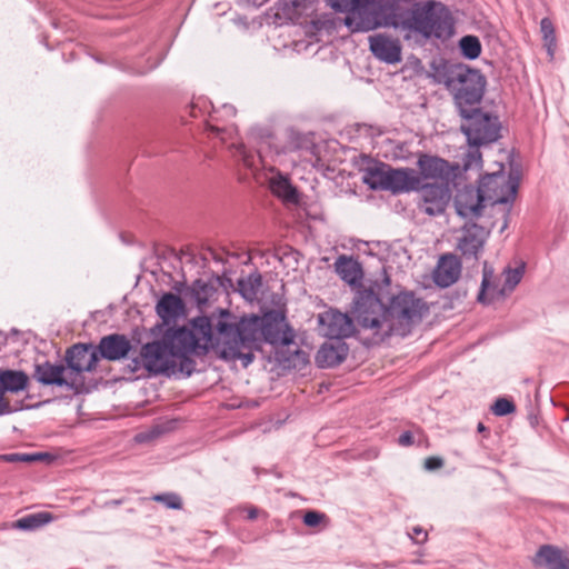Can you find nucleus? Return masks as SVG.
Segmentation results:
<instances>
[{
    "instance_id": "nucleus-1",
    "label": "nucleus",
    "mask_w": 569,
    "mask_h": 569,
    "mask_svg": "<svg viewBox=\"0 0 569 569\" xmlns=\"http://www.w3.org/2000/svg\"><path fill=\"white\" fill-rule=\"evenodd\" d=\"M335 11L346 13L345 24L351 32L393 28L405 32V39H447L453 33L449 10L436 1L403 8L397 0H327Z\"/></svg>"
},
{
    "instance_id": "nucleus-2",
    "label": "nucleus",
    "mask_w": 569,
    "mask_h": 569,
    "mask_svg": "<svg viewBox=\"0 0 569 569\" xmlns=\"http://www.w3.org/2000/svg\"><path fill=\"white\" fill-rule=\"evenodd\" d=\"M213 339L214 350L222 359L241 360L242 366L248 367L263 341L274 347L289 346L295 335L281 311L237 319L228 310H221L214 325Z\"/></svg>"
},
{
    "instance_id": "nucleus-3",
    "label": "nucleus",
    "mask_w": 569,
    "mask_h": 569,
    "mask_svg": "<svg viewBox=\"0 0 569 569\" xmlns=\"http://www.w3.org/2000/svg\"><path fill=\"white\" fill-rule=\"evenodd\" d=\"M210 349L214 350L213 325L208 317H197L189 327L168 329L161 340L142 346L132 370L143 367L152 373L166 372L176 367L178 359L201 356Z\"/></svg>"
},
{
    "instance_id": "nucleus-4",
    "label": "nucleus",
    "mask_w": 569,
    "mask_h": 569,
    "mask_svg": "<svg viewBox=\"0 0 569 569\" xmlns=\"http://www.w3.org/2000/svg\"><path fill=\"white\" fill-rule=\"evenodd\" d=\"M425 311V302L410 292L392 297L387 308H383L379 299L370 296L356 310L359 325L380 339L391 335L407 336L420 322Z\"/></svg>"
},
{
    "instance_id": "nucleus-5",
    "label": "nucleus",
    "mask_w": 569,
    "mask_h": 569,
    "mask_svg": "<svg viewBox=\"0 0 569 569\" xmlns=\"http://www.w3.org/2000/svg\"><path fill=\"white\" fill-rule=\"evenodd\" d=\"M363 182L373 190H388L393 193L409 192L420 188L421 179L412 169H393L388 164L368 168Z\"/></svg>"
},
{
    "instance_id": "nucleus-6",
    "label": "nucleus",
    "mask_w": 569,
    "mask_h": 569,
    "mask_svg": "<svg viewBox=\"0 0 569 569\" xmlns=\"http://www.w3.org/2000/svg\"><path fill=\"white\" fill-rule=\"evenodd\" d=\"M446 84L453 92L456 103L461 111L466 110L463 106H475L480 102L486 80L478 70L460 64L450 71Z\"/></svg>"
},
{
    "instance_id": "nucleus-7",
    "label": "nucleus",
    "mask_w": 569,
    "mask_h": 569,
    "mask_svg": "<svg viewBox=\"0 0 569 569\" xmlns=\"http://www.w3.org/2000/svg\"><path fill=\"white\" fill-rule=\"evenodd\" d=\"M461 116L467 122L461 126L470 146L479 147L496 141L499 138V122L497 118L482 113L478 109L471 112L461 110Z\"/></svg>"
},
{
    "instance_id": "nucleus-8",
    "label": "nucleus",
    "mask_w": 569,
    "mask_h": 569,
    "mask_svg": "<svg viewBox=\"0 0 569 569\" xmlns=\"http://www.w3.org/2000/svg\"><path fill=\"white\" fill-rule=\"evenodd\" d=\"M479 187L488 203H509L516 198L518 182L510 174L503 172V166L499 163L498 170L481 178Z\"/></svg>"
},
{
    "instance_id": "nucleus-9",
    "label": "nucleus",
    "mask_w": 569,
    "mask_h": 569,
    "mask_svg": "<svg viewBox=\"0 0 569 569\" xmlns=\"http://www.w3.org/2000/svg\"><path fill=\"white\" fill-rule=\"evenodd\" d=\"M420 209L429 216H437L445 211L450 200V192L443 184H420Z\"/></svg>"
},
{
    "instance_id": "nucleus-10",
    "label": "nucleus",
    "mask_w": 569,
    "mask_h": 569,
    "mask_svg": "<svg viewBox=\"0 0 569 569\" xmlns=\"http://www.w3.org/2000/svg\"><path fill=\"white\" fill-rule=\"evenodd\" d=\"M36 377L43 385L66 386L70 389H78L80 387L77 373L69 372V369L63 366H53L49 362L37 366Z\"/></svg>"
},
{
    "instance_id": "nucleus-11",
    "label": "nucleus",
    "mask_w": 569,
    "mask_h": 569,
    "mask_svg": "<svg viewBox=\"0 0 569 569\" xmlns=\"http://www.w3.org/2000/svg\"><path fill=\"white\" fill-rule=\"evenodd\" d=\"M66 358L69 372L77 373L80 386L82 385L80 372L93 370L99 359L97 350L92 346L86 345L73 346L68 350Z\"/></svg>"
},
{
    "instance_id": "nucleus-12",
    "label": "nucleus",
    "mask_w": 569,
    "mask_h": 569,
    "mask_svg": "<svg viewBox=\"0 0 569 569\" xmlns=\"http://www.w3.org/2000/svg\"><path fill=\"white\" fill-rule=\"evenodd\" d=\"M369 48L372 54L389 64H395L401 61V44L398 39H395L385 33H377L369 37Z\"/></svg>"
},
{
    "instance_id": "nucleus-13",
    "label": "nucleus",
    "mask_w": 569,
    "mask_h": 569,
    "mask_svg": "<svg viewBox=\"0 0 569 569\" xmlns=\"http://www.w3.org/2000/svg\"><path fill=\"white\" fill-rule=\"evenodd\" d=\"M488 234L489 232L478 224L466 226L458 238L457 248L465 257L477 259Z\"/></svg>"
},
{
    "instance_id": "nucleus-14",
    "label": "nucleus",
    "mask_w": 569,
    "mask_h": 569,
    "mask_svg": "<svg viewBox=\"0 0 569 569\" xmlns=\"http://www.w3.org/2000/svg\"><path fill=\"white\" fill-rule=\"evenodd\" d=\"M322 333L331 339L349 337L353 332L352 320L342 312L330 310L319 317Z\"/></svg>"
},
{
    "instance_id": "nucleus-15",
    "label": "nucleus",
    "mask_w": 569,
    "mask_h": 569,
    "mask_svg": "<svg viewBox=\"0 0 569 569\" xmlns=\"http://www.w3.org/2000/svg\"><path fill=\"white\" fill-rule=\"evenodd\" d=\"M488 203L480 187L465 188L456 196L455 206L459 216L465 218L478 217Z\"/></svg>"
},
{
    "instance_id": "nucleus-16",
    "label": "nucleus",
    "mask_w": 569,
    "mask_h": 569,
    "mask_svg": "<svg viewBox=\"0 0 569 569\" xmlns=\"http://www.w3.org/2000/svg\"><path fill=\"white\" fill-rule=\"evenodd\" d=\"M461 269V262L455 254H443L438 260L432 279L438 287L448 288L458 281Z\"/></svg>"
},
{
    "instance_id": "nucleus-17",
    "label": "nucleus",
    "mask_w": 569,
    "mask_h": 569,
    "mask_svg": "<svg viewBox=\"0 0 569 569\" xmlns=\"http://www.w3.org/2000/svg\"><path fill=\"white\" fill-rule=\"evenodd\" d=\"M532 563L537 568L569 569V557L558 547L543 545L532 558Z\"/></svg>"
},
{
    "instance_id": "nucleus-18",
    "label": "nucleus",
    "mask_w": 569,
    "mask_h": 569,
    "mask_svg": "<svg viewBox=\"0 0 569 569\" xmlns=\"http://www.w3.org/2000/svg\"><path fill=\"white\" fill-rule=\"evenodd\" d=\"M418 166L427 179L448 180L452 174L451 166L438 157L423 154L419 158Z\"/></svg>"
},
{
    "instance_id": "nucleus-19",
    "label": "nucleus",
    "mask_w": 569,
    "mask_h": 569,
    "mask_svg": "<svg viewBox=\"0 0 569 569\" xmlns=\"http://www.w3.org/2000/svg\"><path fill=\"white\" fill-rule=\"evenodd\" d=\"M502 284L500 279H498L495 276L493 269L487 263H483V272H482V281H481V288L478 295V301L488 305L491 303L495 300L502 299L508 293H500L497 292L495 295L496 290H501Z\"/></svg>"
},
{
    "instance_id": "nucleus-20",
    "label": "nucleus",
    "mask_w": 569,
    "mask_h": 569,
    "mask_svg": "<svg viewBox=\"0 0 569 569\" xmlns=\"http://www.w3.org/2000/svg\"><path fill=\"white\" fill-rule=\"evenodd\" d=\"M130 348V341L120 335L104 337L99 345L101 356L108 360H118L126 357Z\"/></svg>"
},
{
    "instance_id": "nucleus-21",
    "label": "nucleus",
    "mask_w": 569,
    "mask_h": 569,
    "mask_svg": "<svg viewBox=\"0 0 569 569\" xmlns=\"http://www.w3.org/2000/svg\"><path fill=\"white\" fill-rule=\"evenodd\" d=\"M347 353L345 345L341 341L323 343L318 350L316 361L319 367H335L342 362Z\"/></svg>"
},
{
    "instance_id": "nucleus-22",
    "label": "nucleus",
    "mask_w": 569,
    "mask_h": 569,
    "mask_svg": "<svg viewBox=\"0 0 569 569\" xmlns=\"http://www.w3.org/2000/svg\"><path fill=\"white\" fill-rule=\"evenodd\" d=\"M183 309L182 300L173 293L163 295L157 305V313L166 323L176 320Z\"/></svg>"
},
{
    "instance_id": "nucleus-23",
    "label": "nucleus",
    "mask_w": 569,
    "mask_h": 569,
    "mask_svg": "<svg viewBox=\"0 0 569 569\" xmlns=\"http://www.w3.org/2000/svg\"><path fill=\"white\" fill-rule=\"evenodd\" d=\"M336 272L349 284H356L362 277L360 264L350 257L340 256L335 262Z\"/></svg>"
},
{
    "instance_id": "nucleus-24",
    "label": "nucleus",
    "mask_w": 569,
    "mask_h": 569,
    "mask_svg": "<svg viewBox=\"0 0 569 569\" xmlns=\"http://www.w3.org/2000/svg\"><path fill=\"white\" fill-rule=\"evenodd\" d=\"M28 383V377L21 371L4 370L0 371V388L6 391L19 392L24 390Z\"/></svg>"
},
{
    "instance_id": "nucleus-25",
    "label": "nucleus",
    "mask_w": 569,
    "mask_h": 569,
    "mask_svg": "<svg viewBox=\"0 0 569 569\" xmlns=\"http://www.w3.org/2000/svg\"><path fill=\"white\" fill-rule=\"evenodd\" d=\"M271 191L282 200L291 203L298 202V194L296 189L290 184L289 180L281 176L276 174L269 180Z\"/></svg>"
},
{
    "instance_id": "nucleus-26",
    "label": "nucleus",
    "mask_w": 569,
    "mask_h": 569,
    "mask_svg": "<svg viewBox=\"0 0 569 569\" xmlns=\"http://www.w3.org/2000/svg\"><path fill=\"white\" fill-rule=\"evenodd\" d=\"M261 288V277L259 274H249L238 281V289L240 295L247 301H254Z\"/></svg>"
},
{
    "instance_id": "nucleus-27",
    "label": "nucleus",
    "mask_w": 569,
    "mask_h": 569,
    "mask_svg": "<svg viewBox=\"0 0 569 569\" xmlns=\"http://www.w3.org/2000/svg\"><path fill=\"white\" fill-rule=\"evenodd\" d=\"M53 519L54 517L51 513L42 511L20 518L14 527L22 530H33L51 522Z\"/></svg>"
},
{
    "instance_id": "nucleus-28",
    "label": "nucleus",
    "mask_w": 569,
    "mask_h": 569,
    "mask_svg": "<svg viewBox=\"0 0 569 569\" xmlns=\"http://www.w3.org/2000/svg\"><path fill=\"white\" fill-rule=\"evenodd\" d=\"M540 32L542 36L543 44L547 49L548 56L552 59L557 47L556 30L552 21L549 18H543L540 21Z\"/></svg>"
},
{
    "instance_id": "nucleus-29",
    "label": "nucleus",
    "mask_w": 569,
    "mask_h": 569,
    "mask_svg": "<svg viewBox=\"0 0 569 569\" xmlns=\"http://www.w3.org/2000/svg\"><path fill=\"white\" fill-rule=\"evenodd\" d=\"M525 273V266L521 264L517 268H507L503 271V284L501 290H499L500 293H511L517 284L521 281ZM498 292V290L495 291V295Z\"/></svg>"
},
{
    "instance_id": "nucleus-30",
    "label": "nucleus",
    "mask_w": 569,
    "mask_h": 569,
    "mask_svg": "<svg viewBox=\"0 0 569 569\" xmlns=\"http://www.w3.org/2000/svg\"><path fill=\"white\" fill-rule=\"evenodd\" d=\"M462 54L468 59H476L481 53V44L477 37L466 36L459 42Z\"/></svg>"
},
{
    "instance_id": "nucleus-31",
    "label": "nucleus",
    "mask_w": 569,
    "mask_h": 569,
    "mask_svg": "<svg viewBox=\"0 0 569 569\" xmlns=\"http://www.w3.org/2000/svg\"><path fill=\"white\" fill-rule=\"evenodd\" d=\"M492 411L497 416H506L515 411V406L508 399L500 398L492 406Z\"/></svg>"
},
{
    "instance_id": "nucleus-32",
    "label": "nucleus",
    "mask_w": 569,
    "mask_h": 569,
    "mask_svg": "<svg viewBox=\"0 0 569 569\" xmlns=\"http://www.w3.org/2000/svg\"><path fill=\"white\" fill-rule=\"evenodd\" d=\"M482 163L481 153L478 149H472L466 154L465 170L480 168Z\"/></svg>"
},
{
    "instance_id": "nucleus-33",
    "label": "nucleus",
    "mask_w": 569,
    "mask_h": 569,
    "mask_svg": "<svg viewBox=\"0 0 569 569\" xmlns=\"http://www.w3.org/2000/svg\"><path fill=\"white\" fill-rule=\"evenodd\" d=\"M156 501L164 503L168 508L180 509L181 499L174 493L157 495L153 498Z\"/></svg>"
},
{
    "instance_id": "nucleus-34",
    "label": "nucleus",
    "mask_w": 569,
    "mask_h": 569,
    "mask_svg": "<svg viewBox=\"0 0 569 569\" xmlns=\"http://www.w3.org/2000/svg\"><path fill=\"white\" fill-rule=\"evenodd\" d=\"M326 519V516L323 513H320L318 511H308L306 512L303 517V522L308 527H317Z\"/></svg>"
},
{
    "instance_id": "nucleus-35",
    "label": "nucleus",
    "mask_w": 569,
    "mask_h": 569,
    "mask_svg": "<svg viewBox=\"0 0 569 569\" xmlns=\"http://www.w3.org/2000/svg\"><path fill=\"white\" fill-rule=\"evenodd\" d=\"M239 156L244 166L252 168L254 167V156L251 154L243 146L238 147Z\"/></svg>"
},
{
    "instance_id": "nucleus-36",
    "label": "nucleus",
    "mask_w": 569,
    "mask_h": 569,
    "mask_svg": "<svg viewBox=\"0 0 569 569\" xmlns=\"http://www.w3.org/2000/svg\"><path fill=\"white\" fill-rule=\"evenodd\" d=\"M4 460L13 462V461H33L37 459V456L31 455H19V453H11L3 457Z\"/></svg>"
},
{
    "instance_id": "nucleus-37",
    "label": "nucleus",
    "mask_w": 569,
    "mask_h": 569,
    "mask_svg": "<svg viewBox=\"0 0 569 569\" xmlns=\"http://www.w3.org/2000/svg\"><path fill=\"white\" fill-rule=\"evenodd\" d=\"M411 539H413L417 543H423L427 540V532L420 528L416 527L412 530V535H410Z\"/></svg>"
},
{
    "instance_id": "nucleus-38",
    "label": "nucleus",
    "mask_w": 569,
    "mask_h": 569,
    "mask_svg": "<svg viewBox=\"0 0 569 569\" xmlns=\"http://www.w3.org/2000/svg\"><path fill=\"white\" fill-rule=\"evenodd\" d=\"M442 467V460L437 457H430L425 461V468L428 470H436Z\"/></svg>"
},
{
    "instance_id": "nucleus-39",
    "label": "nucleus",
    "mask_w": 569,
    "mask_h": 569,
    "mask_svg": "<svg viewBox=\"0 0 569 569\" xmlns=\"http://www.w3.org/2000/svg\"><path fill=\"white\" fill-rule=\"evenodd\" d=\"M11 412L9 402L6 400L3 389L0 388V416Z\"/></svg>"
},
{
    "instance_id": "nucleus-40",
    "label": "nucleus",
    "mask_w": 569,
    "mask_h": 569,
    "mask_svg": "<svg viewBox=\"0 0 569 569\" xmlns=\"http://www.w3.org/2000/svg\"><path fill=\"white\" fill-rule=\"evenodd\" d=\"M241 511L246 512V518L250 520L256 519L259 515V510L256 507H246Z\"/></svg>"
},
{
    "instance_id": "nucleus-41",
    "label": "nucleus",
    "mask_w": 569,
    "mask_h": 569,
    "mask_svg": "<svg viewBox=\"0 0 569 569\" xmlns=\"http://www.w3.org/2000/svg\"><path fill=\"white\" fill-rule=\"evenodd\" d=\"M399 443L401 446H409L412 443V435L410 432H403L400 437H399Z\"/></svg>"
},
{
    "instance_id": "nucleus-42",
    "label": "nucleus",
    "mask_w": 569,
    "mask_h": 569,
    "mask_svg": "<svg viewBox=\"0 0 569 569\" xmlns=\"http://www.w3.org/2000/svg\"><path fill=\"white\" fill-rule=\"evenodd\" d=\"M223 111L226 112L227 116H230V117H233L236 114V109L229 104L223 106Z\"/></svg>"
},
{
    "instance_id": "nucleus-43",
    "label": "nucleus",
    "mask_w": 569,
    "mask_h": 569,
    "mask_svg": "<svg viewBox=\"0 0 569 569\" xmlns=\"http://www.w3.org/2000/svg\"><path fill=\"white\" fill-rule=\"evenodd\" d=\"M210 130L216 132L217 134H220V132L223 131L222 129L216 126H210Z\"/></svg>"
},
{
    "instance_id": "nucleus-44",
    "label": "nucleus",
    "mask_w": 569,
    "mask_h": 569,
    "mask_svg": "<svg viewBox=\"0 0 569 569\" xmlns=\"http://www.w3.org/2000/svg\"><path fill=\"white\" fill-rule=\"evenodd\" d=\"M478 430H479L480 432H481V431H483V430H485V426H483L482 423H479V425H478Z\"/></svg>"
}]
</instances>
